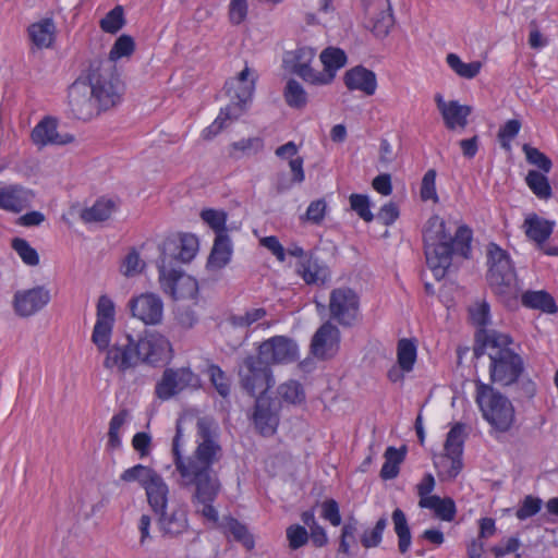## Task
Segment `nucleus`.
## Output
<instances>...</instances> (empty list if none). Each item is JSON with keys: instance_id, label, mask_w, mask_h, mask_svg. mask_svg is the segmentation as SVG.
<instances>
[{"instance_id": "obj_11", "label": "nucleus", "mask_w": 558, "mask_h": 558, "mask_svg": "<svg viewBox=\"0 0 558 558\" xmlns=\"http://www.w3.org/2000/svg\"><path fill=\"white\" fill-rule=\"evenodd\" d=\"M359 295L350 288H337L330 292V317L343 327L352 326L359 316Z\"/></svg>"}, {"instance_id": "obj_22", "label": "nucleus", "mask_w": 558, "mask_h": 558, "mask_svg": "<svg viewBox=\"0 0 558 558\" xmlns=\"http://www.w3.org/2000/svg\"><path fill=\"white\" fill-rule=\"evenodd\" d=\"M375 7L379 11L372 12V4H364L365 13L369 15V27L376 37H386L395 24V17L389 0H375Z\"/></svg>"}, {"instance_id": "obj_14", "label": "nucleus", "mask_w": 558, "mask_h": 558, "mask_svg": "<svg viewBox=\"0 0 558 558\" xmlns=\"http://www.w3.org/2000/svg\"><path fill=\"white\" fill-rule=\"evenodd\" d=\"M140 364L157 365L168 362L172 356L170 341L158 332H150L136 340Z\"/></svg>"}, {"instance_id": "obj_44", "label": "nucleus", "mask_w": 558, "mask_h": 558, "mask_svg": "<svg viewBox=\"0 0 558 558\" xmlns=\"http://www.w3.org/2000/svg\"><path fill=\"white\" fill-rule=\"evenodd\" d=\"M398 364L403 372H410L416 361V347L412 340L401 339L398 342Z\"/></svg>"}, {"instance_id": "obj_8", "label": "nucleus", "mask_w": 558, "mask_h": 558, "mask_svg": "<svg viewBox=\"0 0 558 558\" xmlns=\"http://www.w3.org/2000/svg\"><path fill=\"white\" fill-rule=\"evenodd\" d=\"M476 402L485 420L500 432H507L514 421V409L507 397L493 387L478 384Z\"/></svg>"}, {"instance_id": "obj_24", "label": "nucleus", "mask_w": 558, "mask_h": 558, "mask_svg": "<svg viewBox=\"0 0 558 558\" xmlns=\"http://www.w3.org/2000/svg\"><path fill=\"white\" fill-rule=\"evenodd\" d=\"M344 84L350 90H361L367 96L375 94L377 88L376 75L373 71L357 65L344 74Z\"/></svg>"}, {"instance_id": "obj_36", "label": "nucleus", "mask_w": 558, "mask_h": 558, "mask_svg": "<svg viewBox=\"0 0 558 558\" xmlns=\"http://www.w3.org/2000/svg\"><path fill=\"white\" fill-rule=\"evenodd\" d=\"M407 447L402 446L397 449L395 447H388L384 453L385 463L380 470V477L383 480L396 478L400 471V464L405 459Z\"/></svg>"}, {"instance_id": "obj_13", "label": "nucleus", "mask_w": 558, "mask_h": 558, "mask_svg": "<svg viewBox=\"0 0 558 558\" xmlns=\"http://www.w3.org/2000/svg\"><path fill=\"white\" fill-rule=\"evenodd\" d=\"M198 376L189 367L166 368L156 384L155 395L160 400H169L187 388L198 386Z\"/></svg>"}, {"instance_id": "obj_30", "label": "nucleus", "mask_w": 558, "mask_h": 558, "mask_svg": "<svg viewBox=\"0 0 558 558\" xmlns=\"http://www.w3.org/2000/svg\"><path fill=\"white\" fill-rule=\"evenodd\" d=\"M267 316V311L264 307H254L246 310L243 314L230 315L227 319V328L231 329H245L242 340L234 344V348L240 347L247 339V329L255 323L264 319Z\"/></svg>"}, {"instance_id": "obj_15", "label": "nucleus", "mask_w": 558, "mask_h": 558, "mask_svg": "<svg viewBox=\"0 0 558 558\" xmlns=\"http://www.w3.org/2000/svg\"><path fill=\"white\" fill-rule=\"evenodd\" d=\"M114 304L107 295H101L97 303V319L94 326L92 341L99 351L107 349L114 324Z\"/></svg>"}, {"instance_id": "obj_37", "label": "nucleus", "mask_w": 558, "mask_h": 558, "mask_svg": "<svg viewBox=\"0 0 558 558\" xmlns=\"http://www.w3.org/2000/svg\"><path fill=\"white\" fill-rule=\"evenodd\" d=\"M391 519L393 523L395 533L398 536V549L401 554H404L409 550L412 543V536L408 519L405 517V513L399 508L393 510Z\"/></svg>"}, {"instance_id": "obj_53", "label": "nucleus", "mask_w": 558, "mask_h": 558, "mask_svg": "<svg viewBox=\"0 0 558 558\" xmlns=\"http://www.w3.org/2000/svg\"><path fill=\"white\" fill-rule=\"evenodd\" d=\"M207 373L217 392L226 398L230 393V381L226 373L215 364L208 366Z\"/></svg>"}, {"instance_id": "obj_64", "label": "nucleus", "mask_w": 558, "mask_h": 558, "mask_svg": "<svg viewBox=\"0 0 558 558\" xmlns=\"http://www.w3.org/2000/svg\"><path fill=\"white\" fill-rule=\"evenodd\" d=\"M174 318L184 329L193 328L198 320L195 311L189 306H178L174 312Z\"/></svg>"}, {"instance_id": "obj_25", "label": "nucleus", "mask_w": 558, "mask_h": 558, "mask_svg": "<svg viewBox=\"0 0 558 558\" xmlns=\"http://www.w3.org/2000/svg\"><path fill=\"white\" fill-rule=\"evenodd\" d=\"M296 272L307 284H325L330 279L329 268L313 255L298 263Z\"/></svg>"}, {"instance_id": "obj_41", "label": "nucleus", "mask_w": 558, "mask_h": 558, "mask_svg": "<svg viewBox=\"0 0 558 558\" xmlns=\"http://www.w3.org/2000/svg\"><path fill=\"white\" fill-rule=\"evenodd\" d=\"M525 182L539 199H548L551 197V186L545 173L537 170H530L525 177Z\"/></svg>"}, {"instance_id": "obj_58", "label": "nucleus", "mask_w": 558, "mask_h": 558, "mask_svg": "<svg viewBox=\"0 0 558 558\" xmlns=\"http://www.w3.org/2000/svg\"><path fill=\"white\" fill-rule=\"evenodd\" d=\"M351 208L362 218L364 221L369 222L374 219V215L369 209V199L366 195L352 194L350 196Z\"/></svg>"}, {"instance_id": "obj_56", "label": "nucleus", "mask_w": 558, "mask_h": 558, "mask_svg": "<svg viewBox=\"0 0 558 558\" xmlns=\"http://www.w3.org/2000/svg\"><path fill=\"white\" fill-rule=\"evenodd\" d=\"M521 129V122L517 119L507 121L498 131L500 145L506 150H510V142L518 135Z\"/></svg>"}, {"instance_id": "obj_12", "label": "nucleus", "mask_w": 558, "mask_h": 558, "mask_svg": "<svg viewBox=\"0 0 558 558\" xmlns=\"http://www.w3.org/2000/svg\"><path fill=\"white\" fill-rule=\"evenodd\" d=\"M257 355L268 365L289 364L299 359V347L287 336H274L258 345Z\"/></svg>"}, {"instance_id": "obj_62", "label": "nucleus", "mask_w": 558, "mask_h": 558, "mask_svg": "<svg viewBox=\"0 0 558 558\" xmlns=\"http://www.w3.org/2000/svg\"><path fill=\"white\" fill-rule=\"evenodd\" d=\"M541 507L542 500L539 498L526 496L523 499L520 508L517 510L515 515L519 520H525L535 515L541 510Z\"/></svg>"}, {"instance_id": "obj_31", "label": "nucleus", "mask_w": 558, "mask_h": 558, "mask_svg": "<svg viewBox=\"0 0 558 558\" xmlns=\"http://www.w3.org/2000/svg\"><path fill=\"white\" fill-rule=\"evenodd\" d=\"M28 37L39 49L49 48L54 41L56 24L52 19H43L28 26Z\"/></svg>"}, {"instance_id": "obj_59", "label": "nucleus", "mask_w": 558, "mask_h": 558, "mask_svg": "<svg viewBox=\"0 0 558 558\" xmlns=\"http://www.w3.org/2000/svg\"><path fill=\"white\" fill-rule=\"evenodd\" d=\"M357 532V521L351 518L341 529L339 551L349 555L350 554V541H355V534Z\"/></svg>"}, {"instance_id": "obj_51", "label": "nucleus", "mask_w": 558, "mask_h": 558, "mask_svg": "<svg viewBox=\"0 0 558 558\" xmlns=\"http://www.w3.org/2000/svg\"><path fill=\"white\" fill-rule=\"evenodd\" d=\"M124 25V15L123 9L120 5H117L111 11H109L104 19L100 21V28L110 34H116L119 32Z\"/></svg>"}, {"instance_id": "obj_1", "label": "nucleus", "mask_w": 558, "mask_h": 558, "mask_svg": "<svg viewBox=\"0 0 558 558\" xmlns=\"http://www.w3.org/2000/svg\"><path fill=\"white\" fill-rule=\"evenodd\" d=\"M181 428L172 441V454L180 487L191 492L195 512L211 522L218 521V511L213 504L221 490V482L215 465L223 457L216 422L207 416L196 423V447L192 454L183 457L180 451Z\"/></svg>"}, {"instance_id": "obj_9", "label": "nucleus", "mask_w": 558, "mask_h": 558, "mask_svg": "<svg viewBox=\"0 0 558 558\" xmlns=\"http://www.w3.org/2000/svg\"><path fill=\"white\" fill-rule=\"evenodd\" d=\"M239 377L242 388L251 396H265V392L275 385L269 365L258 355H250L243 360L239 367Z\"/></svg>"}, {"instance_id": "obj_40", "label": "nucleus", "mask_w": 558, "mask_h": 558, "mask_svg": "<svg viewBox=\"0 0 558 558\" xmlns=\"http://www.w3.org/2000/svg\"><path fill=\"white\" fill-rule=\"evenodd\" d=\"M263 147L264 141L258 136L242 138L231 144L230 157L234 159H240L244 156H253L259 153L263 149Z\"/></svg>"}, {"instance_id": "obj_61", "label": "nucleus", "mask_w": 558, "mask_h": 558, "mask_svg": "<svg viewBox=\"0 0 558 558\" xmlns=\"http://www.w3.org/2000/svg\"><path fill=\"white\" fill-rule=\"evenodd\" d=\"M436 171L434 169H429L422 179L421 184V197L423 201L432 199L433 202H438V195L436 193Z\"/></svg>"}, {"instance_id": "obj_42", "label": "nucleus", "mask_w": 558, "mask_h": 558, "mask_svg": "<svg viewBox=\"0 0 558 558\" xmlns=\"http://www.w3.org/2000/svg\"><path fill=\"white\" fill-rule=\"evenodd\" d=\"M446 61L450 69L460 77L472 80L481 71L482 63L480 61H473L464 63L460 57L456 53L447 54Z\"/></svg>"}, {"instance_id": "obj_23", "label": "nucleus", "mask_w": 558, "mask_h": 558, "mask_svg": "<svg viewBox=\"0 0 558 558\" xmlns=\"http://www.w3.org/2000/svg\"><path fill=\"white\" fill-rule=\"evenodd\" d=\"M315 54V50L310 47H301L296 49L292 72L306 83L312 85H322V83L326 82L325 76L318 75V71L311 66Z\"/></svg>"}, {"instance_id": "obj_29", "label": "nucleus", "mask_w": 558, "mask_h": 558, "mask_svg": "<svg viewBox=\"0 0 558 558\" xmlns=\"http://www.w3.org/2000/svg\"><path fill=\"white\" fill-rule=\"evenodd\" d=\"M319 58L324 65V70L320 72L318 71V75H323L326 78V82L322 83V85L330 84L333 81L337 71L345 65L347 56L340 48L328 47L322 51Z\"/></svg>"}, {"instance_id": "obj_48", "label": "nucleus", "mask_w": 558, "mask_h": 558, "mask_svg": "<svg viewBox=\"0 0 558 558\" xmlns=\"http://www.w3.org/2000/svg\"><path fill=\"white\" fill-rule=\"evenodd\" d=\"M157 472L149 466L136 464L126 469L120 476L121 481L131 483L137 482L141 486H145Z\"/></svg>"}, {"instance_id": "obj_19", "label": "nucleus", "mask_w": 558, "mask_h": 558, "mask_svg": "<svg viewBox=\"0 0 558 558\" xmlns=\"http://www.w3.org/2000/svg\"><path fill=\"white\" fill-rule=\"evenodd\" d=\"M339 343V329L330 322H327L323 324L313 336L311 351L317 359H330L337 354Z\"/></svg>"}, {"instance_id": "obj_54", "label": "nucleus", "mask_w": 558, "mask_h": 558, "mask_svg": "<svg viewBox=\"0 0 558 558\" xmlns=\"http://www.w3.org/2000/svg\"><path fill=\"white\" fill-rule=\"evenodd\" d=\"M388 520L381 517L375 524L374 529L366 530L361 536V544L365 548L377 547L381 543L383 533L387 527Z\"/></svg>"}, {"instance_id": "obj_33", "label": "nucleus", "mask_w": 558, "mask_h": 558, "mask_svg": "<svg viewBox=\"0 0 558 558\" xmlns=\"http://www.w3.org/2000/svg\"><path fill=\"white\" fill-rule=\"evenodd\" d=\"M289 167L292 173L291 178L284 172H279L276 175L275 190L277 194H282L289 191L293 184H301L305 180L302 157L290 159Z\"/></svg>"}, {"instance_id": "obj_4", "label": "nucleus", "mask_w": 558, "mask_h": 558, "mask_svg": "<svg viewBox=\"0 0 558 558\" xmlns=\"http://www.w3.org/2000/svg\"><path fill=\"white\" fill-rule=\"evenodd\" d=\"M472 230L466 226H459L452 235L451 228L439 216L428 219L424 230V247L426 262L435 279L446 276L451 266L452 254H460L468 258L471 251Z\"/></svg>"}, {"instance_id": "obj_63", "label": "nucleus", "mask_w": 558, "mask_h": 558, "mask_svg": "<svg viewBox=\"0 0 558 558\" xmlns=\"http://www.w3.org/2000/svg\"><path fill=\"white\" fill-rule=\"evenodd\" d=\"M521 546V542L518 537H509L502 541L500 544L495 545L490 548V551L497 557H504L508 554H515V558H521V554H518V549Z\"/></svg>"}, {"instance_id": "obj_2", "label": "nucleus", "mask_w": 558, "mask_h": 558, "mask_svg": "<svg viewBox=\"0 0 558 558\" xmlns=\"http://www.w3.org/2000/svg\"><path fill=\"white\" fill-rule=\"evenodd\" d=\"M134 40L120 36L108 59H94L69 88V105L75 118L87 120L102 110L116 107L122 100L124 86L114 61L134 51Z\"/></svg>"}, {"instance_id": "obj_39", "label": "nucleus", "mask_w": 558, "mask_h": 558, "mask_svg": "<svg viewBox=\"0 0 558 558\" xmlns=\"http://www.w3.org/2000/svg\"><path fill=\"white\" fill-rule=\"evenodd\" d=\"M116 209L111 199H98L92 207L81 211V219L84 222H101L107 220Z\"/></svg>"}, {"instance_id": "obj_60", "label": "nucleus", "mask_w": 558, "mask_h": 558, "mask_svg": "<svg viewBox=\"0 0 558 558\" xmlns=\"http://www.w3.org/2000/svg\"><path fill=\"white\" fill-rule=\"evenodd\" d=\"M145 264L140 258L138 253L135 250H132L123 259L121 265V272L126 277H133L140 274Z\"/></svg>"}, {"instance_id": "obj_32", "label": "nucleus", "mask_w": 558, "mask_h": 558, "mask_svg": "<svg viewBox=\"0 0 558 558\" xmlns=\"http://www.w3.org/2000/svg\"><path fill=\"white\" fill-rule=\"evenodd\" d=\"M144 488L146 490L148 504L155 512L166 509L169 489L158 473L151 477Z\"/></svg>"}, {"instance_id": "obj_21", "label": "nucleus", "mask_w": 558, "mask_h": 558, "mask_svg": "<svg viewBox=\"0 0 558 558\" xmlns=\"http://www.w3.org/2000/svg\"><path fill=\"white\" fill-rule=\"evenodd\" d=\"M58 123L54 118H44L32 131L31 137L35 145L39 147L48 145H65L73 142V135L61 134L57 130Z\"/></svg>"}, {"instance_id": "obj_27", "label": "nucleus", "mask_w": 558, "mask_h": 558, "mask_svg": "<svg viewBox=\"0 0 558 558\" xmlns=\"http://www.w3.org/2000/svg\"><path fill=\"white\" fill-rule=\"evenodd\" d=\"M434 466L437 470L439 481L454 480L463 468L462 456L445 451L434 456Z\"/></svg>"}, {"instance_id": "obj_43", "label": "nucleus", "mask_w": 558, "mask_h": 558, "mask_svg": "<svg viewBox=\"0 0 558 558\" xmlns=\"http://www.w3.org/2000/svg\"><path fill=\"white\" fill-rule=\"evenodd\" d=\"M287 105L294 109H303L307 104V94L303 86L295 80L290 78L283 90Z\"/></svg>"}, {"instance_id": "obj_49", "label": "nucleus", "mask_w": 558, "mask_h": 558, "mask_svg": "<svg viewBox=\"0 0 558 558\" xmlns=\"http://www.w3.org/2000/svg\"><path fill=\"white\" fill-rule=\"evenodd\" d=\"M464 429L465 425L462 423H457L452 426V428L447 434L444 446L445 451L462 456L463 444L465 439Z\"/></svg>"}, {"instance_id": "obj_47", "label": "nucleus", "mask_w": 558, "mask_h": 558, "mask_svg": "<svg viewBox=\"0 0 558 558\" xmlns=\"http://www.w3.org/2000/svg\"><path fill=\"white\" fill-rule=\"evenodd\" d=\"M279 397L290 404H300L305 400L302 385L296 380H289L278 387Z\"/></svg>"}, {"instance_id": "obj_50", "label": "nucleus", "mask_w": 558, "mask_h": 558, "mask_svg": "<svg viewBox=\"0 0 558 558\" xmlns=\"http://www.w3.org/2000/svg\"><path fill=\"white\" fill-rule=\"evenodd\" d=\"M522 150L530 165L537 167L544 173L550 172L553 162L544 153L529 144H524Z\"/></svg>"}, {"instance_id": "obj_5", "label": "nucleus", "mask_w": 558, "mask_h": 558, "mask_svg": "<svg viewBox=\"0 0 558 558\" xmlns=\"http://www.w3.org/2000/svg\"><path fill=\"white\" fill-rule=\"evenodd\" d=\"M474 355L487 353L490 359L489 374L494 383L509 386L518 381L524 371L522 357L509 348L508 335L496 330H481L475 335Z\"/></svg>"}, {"instance_id": "obj_10", "label": "nucleus", "mask_w": 558, "mask_h": 558, "mask_svg": "<svg viewBox=\"0 0 558 558\" xmlns=\"http://www.w3.org/2000/svg\"><path fill=\"white\" fill-rule=\"evenodd\" d=\"M104 351H106L104 367L107 369L118 368L119 372L125 373L140 364L136 340L131 335L117 339Z\"/></svg>"}, {"instance_id": "obj_55", "label": "nucleus", "mask_w": 558, "mask_h": 558, "mask_svg": "<svg viewBox=\"0 0 558 558\" xmlns=\"http://www.w3.org/2000/svg\"><path fill=\"white\" fill-rule=\"evenodd\" d=\"M201 217L216 232V235L220 232H227V215L223 211L205 209L201 213Z\"/></svg>"}, {"instance_id": "obj_35", "label": "nucleus", "mask_w": 558, "mask_h": 558, "mask_svg": "<svg viewBox=\"0 0 558 558\" xmlns=\"http://www.w3.org/2000/svg\"><path fill=\"white\" fill-rule=\"evenodd\" d=\"M471 113V106L460 105L457 100H451L450 106L441 113V117L448 130H456L457 128L464 129L468 125V117Z\"/></svg>"}, {"instance_id": "obj_18", "label": "nucleus", "mask_w": 558, "mask_h": 558, "mask_svg": "<svg viewBox=\"0 0 558 558\" xmlns=\"http://www.w3.org/2000/svg\"><path fill=\"white\" fill-rule=\"evenodd\" d=\"M50 299V291L44 286L17 291L13 299L14 311L21 317H29L44 308Z\"/></svg>"}, {"instance_id": "obj_38", "label": "nucleus", "mask_w": 558, "mask_h": 558, "mask_svg": "<svg viewBox=\"0 0 558 558\" xmlns=\"http://www.w3.org/2000/svg\"><path fill=\"white\" fill-rule=\"evenodd\" d=\"M522 304L529 308L555 313L557 307L554 298L546 291H526L521 296Z\"/></svg>"}, {"instance_id": "obj_26", "label": "nucleus", "mask_w": 558, "mask_h": 558, "mask_svg": "<svg viewBox=\"0 0 558 558\" xmlns=\"http://www.w3.org/2000/svg\"><path fill=\"white\" fill-rule=\"evenodd\" d=\"M159 524L165 534L177 536L187 530V512L183 506H178L170 513L159 510Z\"/></svg>"}, {"instance_id": "obj_57", "label": "nucleus", "mask_w": 558, "mask_h": 558, "mask_svg": "<svg viewBox=\"0 0 558 558\" xmlns=\"http://www.w3.org/2000/svg\"><path fill=\"white\" fill-rule=\"evenodd\" d=\"M287 539L289 541V547L293 550L301 548L306 545L310 538L306 529L299 524L290 525L287 531Z\"/></svg>"}, {"instance_id": "obj_17", "label": "nucleus", "mask_w": 558, "mask_h": 558, "mask_svg": "<svg viewBox=\"0 0 558 558\" xmlns=\"http://www.w3.org/2000/svg\"><path fill=\"white\" fill-rule=\"evenodd\" d=\"M132 316L146 325H158L163 316V303L155 293H143L129 302Z\"/></svg>"}, {"instance_id": "obj_20", "label": "nucleus", "mask_w": 558, "mask_h": 558, "mask_svg": "<svg viewBox=\"0 0 558 558\" xmlns=\"http://www.w3.org/2000/svg\"><path fill=\"white\" fill-rule=\"evenodd\" d=\"M35 194L20 184L0 183V208L11 213H21L31 207Z\"/></svg>"}, {"instance_id": "obj_7", "label": "nucleus", "mask_w": 558, "mask_h": 558, "mask_svg": "<svg viewBox=\"0 0 558 558\" xmlns=\"http://www.w3.org/2000/svg\"><path fill=\"white\" fill-rule=\"evenodd\" d=\"M251 69L245 66L236 77L226 82V94L230 98V104L220 110L216 120L204 131L205 138L216 136L227 125L238 120L247 109V104L252 100L255 90V80L250 78Z\"/></svg>"}, {"instance_id": "obj_52", "label": "nucleus", "mask_w": 558, "mask_h": 558, "mask_svg": "<svg viewBox=\"0 0 558 558\" xmlns=\"http://www.w3.org/2000/svg\"><path fill=\"white\" fill-rule=\"evenodd\" d=\"M12 247L26 265L37 266L39 264L38 253L28 244L26 240L21 238L13 239Z\"/></svg>"}, {"instance_id": "obj_34", "label": "nucleus", "mask_w": 558, "mask_h": 558, "mask_svg": "<svg viewBox=\"0 0 558 558\" xmlns=\"http://www.w3.org/2000/svg\"><path fill=\"white\" fill-rule=\"evenodd\" d=\"M231 242L227 232H220L216 235L213 250L208 257V266L220 269L225 267L231 257Z\"/></svg>"}, {"instance_id": "obj_46", "label": "nucleus", "mask_w": 558, "mask_h": 558, "mask_svg": "<svg viewBox=\"0 0 558 558\" xmlns=\"http://www.w3.org/2000/svg\"><path fill=\"white\" fill-rule=\"evenodd\" d=\"M228 533L234 541L241 543L246 549L254 548V538L247 527L234 518H229L226 523Z\"/></svg>"}, {"instance_id": "obj_45", "label": "nucleus", "mask_w": 558, "mask_h": 558, "mask_svg": "<svg viewBox=\"0 0 558 558\" xmlns=\"http://www.w3.org/2000/svg\"><path fill=\"white\" fill-rule=\"evenodd\" d=\"M469 315L472 324L478 327L476 333L483 329L488 330L486 326L490 320V306L485 300L474 302L469 307Z\"/></svg>"}, {"instance_id": "obj_3", "label": "nucleus", "mask_w": 558, "mask_h": 558, "mask_svg": "<svg viewBox=\"0 0 558 558\" xmlns=\"http://www.w3.org/2000/svg\"><path fill=\"white\" fill-rule=\"evenodd\" d=\"M198 251V240L191 233L168 236L160 245L158 272L161 289L173 299H193L198 291L197 281L177 269V263H190Z\"/></svg>"}, {"instance_id": "obj_16", "label": "nucleus", "mask_w": 558, "mask_h": 558, "mask_svg": "<svg viewBox=\"0 0 558 558\" xmlns=\"http://www.w3.org/2000/svg\"><path fill=\"white\" fill-rule=\"evenodd\" d=\"M280 402L276 399L259 396L256 398L252 415L256 429L263 436H271L276 433L279 424Z\"/></svg>"}, {"instance_id": "obj_6", "label": "nucleus", "mask_w": 558, "mask_h": 558, "mask_svg": "<svg viewBox=\"0 0 558 558\" xmlns=\"http://www.w3.org/2000/svg\"><path fill=\"white\" fill-rule=\"evenodd\" d=\"M487 282L494 294L506 306H512L521 293L510 255L495 243L487 246Z\"/></svg>"}, {"instance_id": "obj_28", "label": "nucleus", "mask_w": 558, "mask_h": 558, "mask_svg": "<svg viewBox=\"0 0 558 558\" xmlns=\"http://www.w3.org/2000/svg\"><path fill=\"white\" fill-rule=\"evenodd\" d=\"M555 221L544 219L536 214L529 215L524 220L525 234L534 241L537 246L545 244L553 233Z\"/></svg>"}]
</instances>
